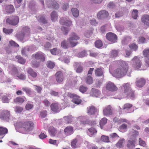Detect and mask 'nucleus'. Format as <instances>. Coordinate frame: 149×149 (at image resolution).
Wrapping results in <instances>:
<instances>
[{
  "label": "nucleus",
  "mask_w": 149,
  "mask_h": 149,
  "mask_svg": "<svg viewBox=\"0 0 149 149\" xmlns=\"http://www.w3.org/2000/svg\"><path fill=\"white\" fill-rule=\"evenodd\" d=\"M79 39V37L76 33L72 32L70 35V37L67 39L68 42L65 40L61 42V47L64 49H68L70 47H73L78 44L76 41Z\"/></svg>",
  "instance_id": "f257e3e1"
},
{
  "label": "nucleus",
  "mask_w": 149,
  "mask_h": 149,
  "mask_svg": "<svg viewBox=\"0 0 149 149\" xmlns=\"http://www.w3.org/2000/svg\"><path fill=\"white\" fill-rule=\"evenodd\" d=\"M118 62L120 64L121 67L116 69L114 71V73L120 74H127L128 69L127 64L123 61H120Z\"/></svg>",
  "instance_id": "f03ea898"
},
{
  "label": "nucleus",
  "mask_w": 149,
  "mask_h": 149,
  "mask_svg": "<svg viewBox=\"0 0 149 149\" xmlns=\"http://www.w3.org/2000/svg\"><path fill=\"white\" fill-rule=\"evenodd\" d=\"M17 125L19 127L24 128L27 132L31 131L34 127V124L30 121L19 122Z\"/></svg>",
  "instance_id": "7ed1b4c3"
},
{
  "label": "nucleus",
  "mask_w": 149,
  "mask_h": 149,
  "mask_svg": "<svg viewBox=\"0 0 149 149\" xmlns=\"http://www.w3.org/2000/svg\"><path fill=\"white\" fill-rule=\"evenodd\" d=\"M6 22L9 24L16 26L19 22V18L17 16H11L7 19Z\"/></svg>",
  "instance_id": "20e7f679"
},
{
  "label": "nucleus",
  "mask_w": 149,
  "mask_h": 149,
  "mask_svg": "<svg viewBox=\"0 0 149 149\" xmlns=\"http://www.w3.org/2000/svg\"><path fill=\"white\" fill-rule=\"evenodd\" d=\"M68 97L72 98V101L75 104H79L81 102L80 97L77 95L71 93H68L67 94Z\"/></svg>",
  "instance_id": "39448f33"
},
{
  "label": "nucleus",
  "mask_w": 149,
  "mask_h": 149,
  "mask_svg": "<svg viewBox=\"0 0 149 149\" xmlns=\"http://www.w3.org/2000/svg\"><path fill=\"white\" fill-rule=\"evenodd\" d=\"M121 87L123 90V92L121 94L122 97L126 95V94H127L130 89H132L131 88V85L128 83L123 84Z\"/></svg>",
  "instance_id": "423d86ee"
},
{
  "label": "nucleus",
  "mask_w": 149,
  "mask_h": 149,
  "mask_svg": "<svg viewBox=\"0 0 149 149\" xmlns=\"http://www.w3.org/2000/svg\"><path fill=\"white\" fill-rule=\"evenodd\" d=\"M106 38L111 43H113L117 41L116 36L112 33L109 32L107 33L106 35Z\"/></svg>",
  "instance_id": "0eeeda50"
},
{
  "label": "nucleus",
  "mask_w": 149,
  "mask_h": 149,
  "mask_svg": "<svg viewBox=\"0 0 149 149\" xmlns=\"http://www.w3.org/2000/svg\"><path fill=\"white\" fill-rule=\"evenodd\" d=\"M133 66L137 70L139 69L141 67V63L139 58L137 56H135L132 59Z\"/></svg>",
  "instance_id": "6e6552de"
},
{
  "label": "nucleus",
  "mask_w": 149,
  "mask_h": 149,
  "mask_svg": "<svg viewBox=\"0 0 149 149\" xmlns=\"http://www.w3.org/2000/svg\"><path fill=\"white\" fill-rule=\"evenodd\" d=\"M47 5L49 8L57 9L59 8V4L55 1L51 0H47Z\"/></svg>",
  "instance_id": "1a4fd4ad"
},
{
  "label": "nucleus",
  "mask_w": 149,
  "mask_h": 149,
  "mask_svg": "<svg viewBox=\"0 0 149 149\" xmlns=\"http://www.w3.org/2000/svg\"><path fill=\"white\" fill-rule=\"evenodd\" d=\"M108 15L109 13L107 11L102 10L97 13V17L99 19H103L107 18Z\"/></svg>",
  "instance_id": "9d476101"
},
{
  "label": "nucleus",
  "mask_w": 149,
  "mask_h": 149,
  "mask_svg": "<svg viewBox=\"0 0 149 149\" xmlns=\"http://www.w3.org/2000/svg\"><path fill=\"white\" fill-rule=\"evenodd\" d=\"M32 56L34 57L36 59L40 60L42 62L45 60L44 54L41 52H37L35 54H33Z\"/></svg>",
  "instance_id": "9b49d317"
},
{
  "label": "nucleus",
  "mask_w": 149,
  "mask_h": 149,
  "mask_svg": "<svg viewBox=\"0 0 149 149\" xmlns=\"http://www.w3.org/2000/svg\"><path fill=\"white\" fill-rule=\"evenodd\" d=\"M60 23L62 25L70 26L72 24V22L68 17H62L60 20Z\"/></svg>",
  "instance_id": "f8f14e48"
},
{
  "label": "nucleus",
  "mask_w": 149,
  "mask_h": 149,
  "mask_svg": "<svg viewBox=\"0 0 149 149\" xmlns=\"http://www.w3.org/2000/svg\"><path fill=\"white\" fill-rule=\"evenodd\" d=\"M136 139L135 138H130L129 140L127 143V146L129 149H132L135 147V144L136 141Z\"/></svg>",
  "instance_id": "ddd939ff"
},
{
  "label": "nucleus",
  "mask_w": 149,
  "mask_h": 149,
  "mask_svg": "<svg viewBox=\"0 0 149 149\" xmlns=\"http://www.w3.org/2000/svg\"><path fill=\"white\" fill-rule=\"evenodd\" d=\"M87 113L89 115H93L98 113V109L93 106H91L87 108Z\"/></svg>",
  "instance_id": "4468645a"
},
{
  "label": "nucleus",
  "mask_w": 149,
  "mask_h": 149,
  "mask_svg": "<svg viewBox=\"0 0 149 149\" xmlns=\"http://www.w3.org/2000/svg\"><path fill=\"white\" fill-rule=\"evenodd\" d=\"M10 116V111L8 110H3L1 112L0 118L4 120H8Z\"/></svg>",
  "instance_id": "2eb2a0df"
},
{
  "label": "nucleus",
  "mask_w": 149,
  "mask_h": 149,
  "mask_svg": "<svg viewBox=\"0 0 149 149\" xmlns=\"http://www.w3.org/2000/svg\"><path fill=\"white\" fill-rule=\"evenodd\" d=\"M106 87L107 90L111 91H114L117 89V88L114 84L111 82L108 83Z\"/></svg>",
  "instance_id": "dca6fc26"
},
{
  "label": "nucleus",
  "mask_w": 149,
  "mask_h": 149,
  "mask_svg": "<svg viewBox=\"0 0 149 149\" xmlns=\"http://www.w3.org/2000/svg\"><path fill=\"white\" fill-rule=\"evenodd\" d=\"M103 113L104 115L107 116L112 114V111L110 105L107 106L104 108Z\"/></svg>",
  "instance_id": "f3484780"
},
{
  "label": "nucleus",
  "mask_w": 149,
  "mask_h": 149,
  "mask_svg": "<svg viewBox=\"0 0 149 149\" xmlns=\"http://www.w3.org/2000/svg\"><path fill=\"white\" fill-rule=\"evenodd\" d=\"M126 94V95H125L123 97L130 98L132 100L135 99L136 97L135 91L132 89H130V91Z\"/></svg>",
  "instance_id": "a211bd4d"
},
{
  "label": "nucleus",
  "mask_w": 149,
  "mask_h": 149,
  "mask_svg": "<svg viewBox=\"0 0 149 149\" xmlns=\"http://www.w3.org/2000/svg\"><path fill=\"white\" fill-rule=\"evenodd\" d=\"M65 134L67 136H69L72 134L74 132V129L71 126H68L66 127L64 130Z\"/></svg>",
  "instance_id": "6ab92c4d"
},
{
  "label": "nucleus",
  "mask_w": 149,
  "mask_h": 149,
  "mask_svg": "<svg viewBox=\"0 0 149 149\" xmlns=\"http://www.w3.org/2000/svg\"><path fill=\"white\" fill-rule=\"evenodd\" d=\"M145 80L142 78L137 79L136 82V86L139 88H141L143 86L145 85Z\"/></svg>",
  "instance_id": "aec40b11"
},
{
  "label": "nucleus",
  "mask_w": 149,
  "mask_h": 149,
  "mask_svg": "<svg viewBox=\"0 0 149 149\" xmlns=\"http://www.w3.org/2000/svg\"><path fill=\"white\" fill-rule=\"evenodd\" d=\"M51 109L52 111L55 113L59 112L58 103H53L50 105Z\"/></svg>",
  "instance_id": "412c9836"
},
{
  "label": "nucleus",
  "mask_w": 149,
  "mask_h": 149,
  "mask_svg": "<svg viewBox=\"0 0 149 149\" xmlns=\"http://www.w3.org/2000/svg\"><path fill=\"white\" fill-rule=\"evenodd\" d=\"M90 93L92 96L98 97L100 96V92L99 90L93 88L91 89Z\"/></svg>",
  "instance_id": "4be33fe9"
},
{
  "label": "nucleus",
  "mask_w": 149,
  "mask_h": 149,
  "mask_svg": "<svg viewBox=\"0 0 149 149\" xmlns=\"http://www.w3.org/2000/svg\"><path fill=\"white\" fill-rule=\"evenodd\" d=\"M142 22L147 26H149V15H143L141 18Z\"/></svg>",
  "instance_id": "5701e85b"
},
{
  "label": "nucleus",
  "mask_w": 149,
  "mask_h": 149,
  "mask_svg": "<svg viewBox=\"0 0 149 149\" xmlns=\"http://www.w3.org/2000/svg\"><path fill=\"white\" fill-rule=\"evenodd\" d=\"M6 11L8 14H11L14 12L15 8L13 6L11 5L7 6L6 7Z\"/></svg>",
  "instance_id": "b1692460"
},
{
  "label": "nucleus",
  "mask_w": 149,
  "mask_h": 149,
  "mask_svg": "<svg viewBox=\"0 0 149 149\" xmlns=\"http://www.w3.org/2000/svg\"><path fill=\"white\" fill-rule=\"evenodd\" d=\"M8 132V130L6 127H0V136L3 138Z\"/></svg>",
  "instance_id": "393cba45"
},
{
  "label": "nucleus",
  "mask_w": 149,
  "mask_h": 149,
  "mask_svg": "<svg viewBox=\"0 0 149 149\" xmlns=\"http://www.w3.org/2000/svg\"><path fill=\"white\" fill-rule=\"evenodd\" d=\"M21 31L26 37L29 36L30 34V28L29 27L27 26L23 27Z\"/></svg>",
  "instance_id": "a878e982"
},
{
  "label": "nucleus",
  "mask_w": 149,
  "mask_h": 149,
  "mask_svg": "<svg viewBox=\"0 0 149 149\" xmlns=\"http://www.w3.org/2000/svg\"><path fill=\"white\" fill-rule=\"evenodd\" d=\"M26 99L25 97H18L14 100V102L16 103H23Z\"/></svg>",
  "instance_id": "bb28decb"
},
{
  "label": "nucleus",
  "mask_w": 149,
  "mask_h": 149,
  "mask_svg": "<svg viewBox=\"0 0 149 149\" xmlns=\"http://www.w3.org/2000/svg\"><path fill=\"white\" fill-rule=\"evenodd\" d=\"M24 34V33L21 31L20 32L17 34L16 35V37L19 40L22 41L26 37Z\"/></svg>",
  "instance_id": "cd10ccee"
},
{
  "label": "nucleus",
  "mask_w": 149,
  "mask_h": 149,
  "mask_svg": "<svg viewBox=\"0 0 149 149\" xmlns=\"http://www.w3.org/2000/svg\"><path fill=\"white\" fill-rule=\"evenodd\" d=\"M51 19L53 22H55L57 19L58 15L56 11H53L50 14Z\"/></svg>",
  "instance_id": "c85d7f7f"
},
{
  "label": "nucleus",
  "mask_w": 149,
  "mask_h": 149,
  "mask_svg": "<svg viewBox=\"0 0 149 149\" xmlns=\"http://www.w3.org/2000/svg\"><path fill=\"white\" fill-rule=\"evenodd\" d=\"M78 119L80 121V124L82 125L90 124V122L88 120H85L84 117H79Z\"/></svg>",
  "instance_id": "c756f323"
},
{
  "label": "nucleus",
  "mask_w": 149,
  "mask_h": 149,
  "mask_svg": "<svg viewBox=\"0 0 149 149\" xmlns=\"http://www.w3.org/2000/svg\"><path fill=\"white\" fill-rule=\"evenodd\" d=\"M129 134L130 135L131 137L136 139V136L139 134V132L137 131L132 130L130 132Z\"/></svg>",
  "instance_id": "7c9ffc66"
},
{
  "label": "nucleus",
  "mask_w": 149,
  "mask_h": 149,
  "mask_svg": "<svg viewBox=\"0 0 149 149\" xmlns=\"http://www.w3.org/2000/svg\"><path fill=\"white\" fill-rule=\"evenodd\" d=\"M38 21L40 23L45 24L47 23V20L46 19L44 16H39L37 17Z\"/></svg>",
  "instance_id": "2f4dec72"
},
{
  "label": "nucleus",
  "mask_w": 149,
  "mask_h": 149,
  "mask_svg": "<svg viewBox=\"0 0 149 149\" xmlns=\"http://www.w3.org/2000/svg\"><path fill=\"white\" fill-rule=\"evenodd\" d=\"M76 67L77 68L76 72L78 73H81L83 71V67L80 63H76Z\"/></svg>",
  "instance_id": "473e14b6"
},
{
  "label": "nucleus",
  "mask_w": 149,
  "mask_h": 149,
  "mask_svg": "<svg viewBox=\"0 0 149 149\" xmlns=\"http://www.w3.org/2000/svg\"><path fill=\"white\" fill-rule=\"evenodd\" d=\"M95 74H103L104 73V69L102 68H96L95 70Z\"/></svg>",
  "instance_id": "72a5a7b5"
},
{
  "label": "nucleus",
  "mask_w": 149,
  "mask_h": 149,
  "mask_svg": "<svg viewBox=\"0 0 149 149\" xmlns=\"http://www.w3.org/2000/svg\"><path fill=\"white\" fill-rule=\"evenodd\" d=\"M56 130L53 127H50L49 129V132L52 136H54L56 134Z\"/></svg>",
  "instance_id": "f704fd0d"
},
{
  "label": "nucleus",
  "mask_w": 149,
  "mask_h": 149,
  "mask_svg": "<svg viewBox=\"0 0 149 149\" xmlns=\"http://www.w3.org/2000/svg\"><path fill=\"white\" fill-rule=\"evenodd\" d=\"M73 16L75 17H77L79 15V11L76 8H73L71 9Z\"/></svg>",
  "instance_id": "c9c22d12"
},
{
  "label": "nucleus",
  "mask_w": 149,
  "mask_h": 149,
  "mask_svg": "<svg viewBox=\"0 0 149 149\" xmlns=\"http://www.w3.org/2000/svg\"><path fill=\"white\" fill-rule=\"evenodd\" d=\"M16 58L17 59H18V62L21 64H23L25 62V60L23 59L20 56H16Z\"/></svg>",
  "instance_id": "e433bc0d"
},
{
  "label": "nucleus",
  "mask_w": 149,
  "mask_h": 149,
  "mask_svg": "<svg viewBox=\"0 0 149 149\" xmlns=\"http://www.w3.org/2000/svg\"><path fill=\"white\" fill-rule=\"evenodd\" d=\"M107 119L106 118H103L100 120V125L102 128L103 126L107 123Z\"/></svg>",
  "instance_id": "4c0bfd02"
},
{
  "label": "nucleus",
  "mask_w": 149,
  "mask_h": 149,
  "mask_svg": "<svg viewBox=\"0 0 149 149\" xmlns=\"http://www.w3.org/2000/svg\"><path fill=\"white\" fill-rule=\"evenodd\" d=\"M87 55L86 51L84 50L82 52H79L78 54V56L79 57H83L86 56Z\"/></svg>",
  "instance_id": "58836bf2"
},
{
  "label": "nucleus",
  "mask_w": 149,
  "mask_h": 149,
  "mask_svg": "<svg viewBox=\"0 0 149 149\" xmlns=\"http://www.w3.org/2000/svg\"><path fill=\"white\" fill-rule=\"evenodd\" d=\"M30 48H29L25 47L21 51V53L23 55L26 56L28 52L29 51Z\"/></svg>",
  "instance_id": "ea45409f"
},
{
  "label": "nucleus",
  "mask_w": 149,
  "mask_h": 149,
  "mask_svg": "<svg viewBox=\"0 0 149 149\" xmlns=\"http://www.w3.org/2000/svg\"><path fill=\"white\" fill-rule=\"evenodd\" d=\"M93 79L90 75L88 76L86 79V83L88 84H91L93 82Z\"/></svg>",
  "instance_id": "a19ab883"
},
{
  "label": "nucleus",
  "mask_w": 149,
  "mask_h": 149,
  "mask_svg": "<svg viewBox=\"0 0 149 149\" xmlns=\"http://www.w3.org/2000/svg\"><path fill=\"white\" fill-rule=\"evenodd\" d=\"M95 45L96 47L98 48H100L102 47L103 44L101 40H98L95 41Z\"/></svg>",
  "instance_id": "79ce46f5"
},
{
  "label": "nucleus",
  "mask_w": 149,
  "mask_h": 149,
  "mask_svg": "<svg viewBox=\"0 0 149 149\" xmlns=\"http://www.w3.org/2000/svg\"><path fill=\"white\" fill-rule=\"evenodd\" d=\"M77 141V140L76 139H75L72 140L71 145L73 148H75L77 147L76 144Z\"/></svg>",
  "instance_id": "37998d69"
},
{
  "label": "nucleus",
  "mask_w": 149,
  "mask_h": 149,
  "mask_svg": "<svg viewBox=\"0 0 149 149\" xmlns=\"http://www.w3.org/2000/svg\"><path fill=\"white\" fill-rule=\"evenodd\" d=\"M55 66L54 63L51 61H48L47 62V66L49 68L52 69L54 68Z\"/></svg>",
  "instance_id": "c03bdc74"
},
{
  "label": "nucleus",
  "mask_w": 149,
  "mask_h": 149,
  "mask_svg": "<svg viewBox=\"0 0 149 149\" xmlns=\"http://www.w3.org/2000/svg\"><path fill=\"white\" fill-rule=\"evenodd\" d=\"M118 51L113 50L111 51V57H116L118 55Z\"/></svg>",
  "instance_id": "a18cd8bd"
},
{
  "label": "nucleus",
  "mask_w": 149,
  "mask_h": 149,
  "mask_svg": "<svg viewBox=\"0 0 149 149\" xmlns=\"http://www.w3.org/2000/svg\"><path fill=\"white\" fill-rule=\"evenodd\" d=\"M138 11L136 10H134L132 12V17L136 19L138 17Z\"/></svg>",
  "instance_id": "49530a36"
},
{
  "label": "nucleus",
  "mask_w": 149,
  "mask_h": 149,
  "mask_svg": "<svg viewBox=\"0 0 149 149\" xmlns=\"http://www.w3.org/2000/svg\"><path fill=\"white\" fill-rule=\"evenodd\" d=\"M124 141V139L120 140L116 144V146L119 148H121L122 146Z\"/></svg>",
  "instance_id": "de8ad7c7"
},
{
  "label": "nucleus",
  "mask_w": 149,
  "mask_h": 149,
  "mask_svg": "<svg viewBox=\"0 0 149 149\" xmlns=\"http://www.w3.org/2000/svg\"><path fill=\"white\" fill-rule=\"evenodd\" d=\"M47 115V111L46 110H42L40 112V116L41 118L45 117Z\"/></svg>",
  "instance_id": "09e8293b"
},
{
  "label": "nucleus",
  "mask_w": 149,
  "mask_h": 149,
  "mask_svg": "<svg viewBox=\"0 0 149 149\" xmlns=\"http://www.w3.org/2000/svg\"><path fill=\"white\" fill-rule=\"evenodd\" d=\"M64 120L66 123H69L72 121V117L71 116H66L64 117Z\"/></svg>",
  "instance_id": "8fccbe9b"
},
{
  "label": "nucleus",
  "mask_w": 149,
  "mask_h": 149,
  "mask_svg": "<svg viewBox=\"0 0 149 149\" xmlns=\"http://www.w3.org/2000/svg\"><path fill=\"white\" fill-rule=\"evenodd\" d=\"M23 110V108L19 106H16L15 108V111L17 113H20Z\"/></svg>",
  "instance_id": "3c124183"
},
{
  "label": "nucleus",
  "mask_w": 149,
  "mask_h": 149,
  "mask_svg": "<svg viewBox=\"0 0 149 149\" xmlns=\"http://www.w3.org/2000/svg\"><path fill=\"white\" fill-rule=\"evenodd\" d=\"M101 139L102 141L105 142H109V137L105 136H102L101 137Z\"/></svg>",
  "instance_id": "603ef678"
},
{
  "label": "nucleus",
  "mask_w": 149,
  "mask_h": 149,
  "mask_svg": "<svg viewBox=\"0 0 149 149\" xmlns=\"http://www.w3.org/2000/svg\"><path fill=\"white\" fill-rule=\"evenodd\" d=\"M88 89V88L83 85L80 86L79 88V91L81 92L84 93L86 92Z\"/></svg>",
  "instance_id": "864d4df0"
},
{
  "label": "nucleus",
  "mask_w": 149,
  "mask_h": 149,
  "mask_svg": "<svg viewBox=\"0 0 149 149\" xmlns=\"http://www.w3.org/2000/svg\"><path fill=\"white\" fill-rule=\"evenodd\" d=\"M61 30L64 34L66 35L68 33L69 29L68 28L63 27L61 28Z\"/></svg>",
  "instance_id": "5fc2aeb1"
},
{
  "label": "nucleus",
  "mask_w": 149,
  "mask_h": 149,
  "mask_svg": "<svg viewBox=\"0 0 149 149\" xmlns=\"http://www.w3.org/2000/svg\"><path fill=\"white\" fill-rule=\"evenodd\" d=\"M143 54L144 56L148 57L149 56V49H146L143 51Z\"/></svg>",
  "instance_id": "6e6d98bb"
},
{
  "label": "nucleus",
  "mask_w": 149,
  "mask_h": 149,
  "mask_svg": "<svg viewBox=\"0 0 149 149\" xmlns=\"http://www.w3.org/2000/svg\"><path fill=\"white\" fill-rule=\"evenodd\" d=\"M129 46L131 49L134 51H136L138 48L137 45L135 44H132L130 45Z\"/></svg>",
  "instance_id": "4d7b16f0"
},
{
  "label": "nucleus",
  "mask_w": 149,
  "mask_h": 149,
  "mask_svg": "<svg viewBox=\"0 0 149 149\" xmlns=\"http://www.w3.org/2000/svg\"><path fill=\"white\" fill-rule=\"evenodd\" d=\"M132 107V104L129 103H126L124 105L123 108L124 109H126L127 110L131 108Z\"/></svg>",
  "instance_id": "13d9d810"
},
{
  "label": "nucleus",
  "mask_w": 149,
  "mask_h": 149,
  "mask_svg": "<svg viewBox=\"0 0 149 149\" xmlns=\"http://www.w3.org/2000/svg\"><path fill=\"white\" fill-rule=\"evenodd\" d=\"M3 32L6 34H9L12 33L13 30L12 29H7L4 28L3 29Z\"/></svg>",
  "instance_id": "bf43d9fd"
},
{
  "label": "nucleus",
  "mask_w": 149,
  "mask_h": 149,
  "mask_svg": "<svg viewBox=\"0 0 149 149\" xmlns=\"http://www.w3.org/2000/svg\"><path fill=\"white\" fill-rule=\"evenodd\" d=\"M31 63L33 66L36 68L38 67L39 65V62H37L35 60H33Z\"/></svg>",
  "instance_id": "052dcab7"
},
{
  "label": "nucleus",
  "mask_w": 149,
  "mask_h": 149,
  "mask_svg": "<svg viewBox=\"0 0 149 149\" xmlns=\"http://www.w3.org/2000/svg\"><path fill=\"white\" fill-rule=\"evenodd\" d=\"M63 79L62 75H57L56 77V80L57 82L60 83L62 82Z\"/></svg>",
  "instance_id": "680f3d73"
},
{
  "label": "nucleus",
  "mask_w": 149,
  "mask_h": 149,
  "mask_svg": "<svg viewBox=\"0 0 149 149\" xmlns=\"http://www.w3.org/2000/svg\"><path fill=\"white\" fill-rule=\"evenodd\" d=\"M88 131L90 132L91 135H93L96 134L97 131L94 128H91L88 129Z\"/></svg>",
  "instance_id": "e2e57ef3"
},
{
  "label": "nucleus",
  "mask_w": 149,
  "mask_h": 149,
  "mask_svg": "<svg viewBox=\"0 0 149 149\" xmlns=\"http://www.w3.org/2000/svg\"><path fill=\"white\" fill-rule=\"evenodd\" d=\"M27 71L28 73L30 74H37L31 68H28L27 69Z\"/></svg>",
  "instance_id": "0e129e2a"
},
{
  "label": "nucleus",
  "mask_w": 149,
  "mask_h": 149,
  "mask_svg": "<svg viewBox=\"0 0 149 149\" xmlns=\"http://www.w3.org/2000/svg\"><path fill=\"white\" fill-rule=\"evenodd\" d=\"M69 8V5L67 3H63L62 6V9L64 10H66Z\"/></svg>",
  "instance_id": "69168bd1"
},
{
  "label": "nucleus",
  "mask_w": 149,
  "mask_h": 149,
  "mask_svg": "<svg viewBox=\"0 0 149 149\" xmlns=\"http://www.w3.org/2000/svg\"><path fill=\"white\" fill-rule=\"evenodd\" d=\"M45 49V50H47L49 48H50L51 47V45L49 42H47L44 45Z\"/></svg>",
  "instance_id": "338daca9"
},
{
  "label": "nucleus",
  "mask_w": 149,
  "mask_h": 149,
  "mask_svg": "<svg viewBox=\"0 0 149 149\" xmlns=\"http://www.w3.org/2000/svg\"><path fill=\"white\" fill-rule=\"evenodd\" d=\"M33 107V105L32 104L28 103L25 106V108L27 110H29L31 109Z\"/></svg>",
  "instance_id": "774afa93"
}]
</instances>
